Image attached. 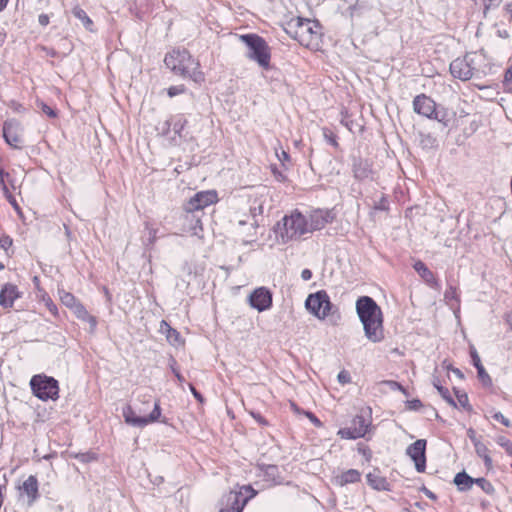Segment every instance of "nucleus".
I'll list each match as a JSON object with an SVG mask.
<instances>
[{
  "mask_svg": "<svg viewBox=\"0 0 512 512\" xmlns=\"http://www.w3.org/2000/svg\"><path fill=\"white\" fill-rule=\"evenodd\" d=\"M356 312L363 325L366 338L378 343L384 339L383 313L369 296H361L356 301Z\"/></svg>",
  "mask_w": 512,
  "mask_h": 512,
  "instance_id": "nucleus-1",
  "label": "nucleus"
},
{
  "mask_svg": "<svg viewBox=\"0 0 512 512\" xmlns=\"http://www.w3.org/2000/svg\"><path fill=\"white\" fill-rule=\"evenodd\" d=\"M164 63L175 75L190 78L194 82L204 80V75L199 70V62L185 49H173L165 56Z\"/></svg>",
  "mask_w": 512,
  "mask_h": 512,
  "instance_id": "nucleus-2",
  "label": "nucleus"
},
{
  "mask_svg": "<svg viewBox=\"0 0 512 512\" xmlns=\"http://www.w3.org/2000/svg\"><path fill=\"white\" fill-rule=\"evenodd\" d=\"M240 40L247 46V58L255 61L264 70L270 69L271 49L264 38L257 34H244Z\"/></svg>",
  "mask_w": 512,
  "mask_h": 512,
  "instance_id": "nucleus-3",
  "label": "nucleus"
},
{
  "mask_svg": "<svg viewBox=\"0 0 512 512\" xmlns=\"http://www.w3.org/2000/svg\"><path fill=\"white\" fill-rule=\"evenodd\" d=\"M319 23L310 19L297 17L288 23L287 33L301 45L309 46L319 36Z\"/></svg>",
  "mask_w": 512,
  "mask_h": 512,
  "instance_id": "nucleus-4",
  "label": "nucleus"
},
{
  "mask_svg": "<svg viewBox=\"0 0 512 512\" xmlns=\"http://www.w3.org/2000/svg\"><path fill=\"white\" fill-rule=\"evenodd\" d=\"M277 227L282 242L286 243L308 233V220L300 212L295 211L291 215L285 216L282 222L277 224Z\"/></svg>",
  "mask_w": 512,
  "mask_h": 512,
  "instance_id": "nucleus-5",
  "label": "nucleus"
},
{
  "mask_svg": "<svg viewBox=\"0 0 512 512\" xmlns=\"http://www.w3.org/2000/svg\"><path fill=\"white\" fill-rule=\"evenodd\" d=\"M30 387L35 397L42 401H56L59 398L58 381L45 374H36L30 379Z\"/></svg>",
  "mask_w": 512,
  "mask_h": 512,
  "instance_id": "nucleus-6",
  "label": "nucleus"
},
{
  "mask_svg": "<svg viewBox=\"0 0 512 512\" xmlns=\"http://www.w3.org/2000/svg\"><path fill=\"white\" fill-rule=\"evenodd\" d=\"M255 491L251 486H242L239 491H230L219 501V512H242Z\"/></svg>",
  "mask_w": 512,
  "mask_h": 512,
  "instance_id": "nucleus-7",
  "label": "nucleus"
},
{
  "mask_svg": "<svg viewBox=\"0 0 512 512\" xmlns=\"http://www.w3.org/2000/svg\"><path fill=\"white\" fill-rule=\"evenodd\" d=\"M413 110L415 113L436 120L447 126V112L444 108L438 107L434 100L425 94L417 95L413 100Z\"/></svg>",
  "mask_w": 512,
  "mask_h": 512,
  "instance_id": "nucleus-8",
  "label": "nucleus"
},
{
  "mask_svg": "<svg viewBox=\"0 0 512 512\" xmlns=\"http://www.w3.org/2000/svg\"><path fill=\"white\" fill-rule=\"evenodd\" d=\"M305 306L310 313L319 319H324L331 315L332 318H336L333 321L334 324H336V321L340 319L339 315L335 316L332 312L334 305L331 303L328 294L324 290L310 294L305 301Z\"/></svg>",
  "mask_w": 512,
  "mask_h": 512,
  "instance_id": "nucleus-9",
  "label": "nucleus"
},
{
  "mask_svg": "<svg viewBox=\"0 0 512 512\" xmlns=\"http://www.w3.org/2000/svg\"><path fill=\"white\" fill-rule=\"evenodd\" d=\"M161 416V408L159 402L156 401L154 403V409L147 416H139L136 414V411L131 406H126L123 409V417L125 422L135 426V427H144L149 423L156 422Z\"/></svg>",
  "mask_w": 512,
  "mask_h": 512,
  "instance_id": "nucleus-10",
  "label": "nucleus"
},
{
  "mask_svg": "<svg viewBox=\"0 0 512 512\" xmlns=\"http://www.w3.org/2000/svg\"><path fill=\"white\" fill-rule=\"evenodd\" d=\"M450 73L454 78L467 81L472 78L475 67L473 66V58L470 54L464 57H458L450 63Z\"/></svg>",
  "mask_w": 512,
  "mask_h": 512,
  "instance_id": "nucleus-11",
  "label": "nucleus"
},
{
  "mask_svg": "<svg viewBox=\"0 0 512 512\" xmlns=\"http://www.w3.org/2000/svg\"><path fill=\"white\" fill-rule=\"evenodd\" d=\"M216 201L217 194L215 191L198 192L184 205V210L189 216L190 213L199 212Z\"/></svg>",
  "mask_w": 512,
  "mask_h": 512,
  "instance_id": "nucleus-12",
  "label": "nucleus"
},
{
  "mask_svg": "<svg viewBox=\"0 0 512 512\" xmlns=\"http://www.w3.org/2000/svg\"><path fill=\"white\" fill-rule=\"evenodd\" d=\"M426 444L425 439H418L406 449L407 455L413 460L419 473H423L426 468Z\"/></svg>",
  "mask_w": 512,
  "mask_h": 512,
  "instance_id": "nucleus-13",
  "label": "nucleus"
},
{
  "mask_svg": "<svg viewBox=\"0 0 512 512\" xmlns=\"http://www.w3.org/2000/svg\"><path fill=\"white\" fill-rule=\"evenodd\" d=\"M369 423L362 415H356L351 425L347 428L340 429L338 434L345 439H357L364 437L367 433Z\"/></svg>",
  "mask_w": 512,
  "mask_h": 512,
  "instance_id": "nucleus-14",
  "label": "nucleus"
},
{
  "mask_svg": "<svg viewBox=\"0 0 512 512\" xmlns=\"http://www.w3.org/2000/svg\"><path fill=\"white\" fill-rule=\"evenodd\" d=\"M249 304L259 312H263L272 306V294L265 287L255 289L249 296Z\"/></svg>",
  "mask_w": 512,
  "mask_h": 512,
  "instance_id": "nucleus-15",
  "label": "nucleus"
},
{
  "mask_svg": "<svg viewBox=\"0 0 512 512\" xmlns=\"http://www.w3.org/2000/svg\"><path fill=\"white\" fill-rule=\"evenodd\" d=\"M20 495L26 496L27 505L32 506L39 498V484L36 476L30 475L19 487Z\"/></svg>",
  "mask_w": 512,
  "mask_h": 512,
  "instance_id": "nucleus-16",
  "label": "nucleus"
},
{
  "mask_svg": "<svg viewBox=\"0 0 512 512\" xmlns=\"http://www.w3.org/2000/svg\"><path fill=\"white\" fill-rule=\"evenodd\" d=\"M19 129L20 124L15 120L6 121L3 124V137L7 144L14 148L20 147L21 137Z\"/></svg>",
  "mask_w": 512,
  "mask_h": 512,
  "instance_id": "nucleus-17",
  "label": "nucleus"
},
{
  "mask_svg": "<svg viewBox=\"0 0 512 512\" xmlns=\"http://www.w3.org/2000/svg\"><path fill=\"white\" fill-rule=\"evenodd\" d=\"M21 296L16 285L6 283L0 290V306L4 309L13 307L14 301Z\"/></svg>",
  "mask_w": 512,
  "mask_h": 512,
  "instance_id": "nucleus-18",
  "label": "nucleus"
},
{
  "mask_svg": "<svg viewBox=\"0 0 512 512\" xmlns=\"http://www.w3.org/2000/svg\"><path fill=\"white\" fill-rule=\"evenodd\" d=\"M354 177L358 180H364L369 177L371 173V166L367 160L361 158H354L352 165Z\"/></svg>",
  "mask_w": 512,
  "mask_h": 512,
  "instance_id": "nucleus-19",
  "label": "nucleus"
},
{
  "mask_svg": "<svg viewBox=\"0 0 512 512\" xmlns=\"http://www.w3.org/2000/svg\"><path fill=\"white\" fill-rule=\"evenodd\" d=\"M368 484L375 490L384 491L389 490V483L386 478L380 475L378 470H374L367 474Z\"/></svg>",
  "mask_w": 512,
  "mask_h": 512,
  "instance_id": "nucleus-20",
  "label": "nucleus"
},
{
  "mask_svg": "<svg viewBox=\"0 0 512 512\" xmlns=\"http://www.w3.org/2000/svg\"><path fill=\"white\" fill-rule=\"evenodd\" d=\"M361 474L356 469H349L342 472L340 475L335 477V483L340 486H344L351 483L359 482Z\"/></svg>",
  "mask_w": 512,
  "mask_h": 512,
  "instance_id": "nucleus-21",
  "label": "nucleus"
},
{
  "mask_svg": "<svg viewBox=\"0 0 512 512\" xmlns=\"http://www.w3.org/2000/svg\"><path fill=\"white\" fill-rule=\"evenodd\" d=\"M414 269L421 276V278L430 286L436 287L438 286V282L432 271L426 266L422 261H417L414 264Z\"/></svg>",
  "mask_w": 512,
  "mask_h": 512,
  "instance_id": "nucleus-22",
  "label": "nucleus"
},
{
  "mask_svg": "<svg viewBox=\"0 0 512 512\" xmlns=\"http://www.w3.org/2000/svg\"><path fill=\"white\" fill-rule=\"evenodd\" d=\"M328 222V214L323 215L321 212L314 213L308 220V233L324 228Z\"/></svg>",
  "mask_w": 512,
  "mask_h": 512,
  "instance_id": "nucleus-23",
  "label": "nucleus"
},
{
  "mask_svg": "<svg viewBox=\"0 0 512 512\" xmlns=\"http://www.w3.org/2000/svg\"><path fill=\"white\" fill-rule=\"evenodd\" d=\"M173 122L170 120L165 121L163 132L167 133L170 129V126L173 125V131L175 134H177L180 138L183 137V130L185 125L187 124V120L182 116L178 115L175 118L172 119Z\"/></svg>",
  "mask_w": 512,
  "mask_h": 512,
  "instance_id": "nucleus-24",
  "label": "nucleus"
},
{
  "mask_svg": "<svg viewBox=\"0 0 512 512\" xmlns=\"http://www.w3.org/2000/svg\"><path fill=\"white\" fill-rule=\"evenodd\" d=\"M73 312L76 315V317L80 320L87 321L90 324L91 330H94L97 325V320L94 316L90 315L86 308L81 304L77 303L73 307Z\"/></svg>",
  "mask_w": 512,
  "mask_h": 512,
  "instance_id": "nucleus-25",
  "label": "nucleus"
},
{
  "mask_svg": "<svg viewBox=\"0 0 512 512\" xmlns=\"http://www.w3.org/2000/svg\"><path fill=\"white\" fill-rule=\"evenodd\" d=\"M453 482L460 491H468L474 484V478L469 476L465 471H462L455 475Z\"/></svg>",
  "mask_w": 512,
  "mask_h": 512,
  "instance_id": "nucleus-26",
  "label": "nucleus"
},
{
  "mask_svg": "<svg viewBox=\"0 0 512 512\" xmlns=\"http://www.w3.org/2000/svg\"><path fill=\"white\" fill-rule=\"evenodd\" d=\"M71 12L73 16L82 23L86 30L90 32L94 31V23L84 9L80 6H75Z\"/></svg>",
  "mask_w": 512,
  "mask_h": 512,
  "instance_id": "nucleus-27",
  "label": "nucleus"
},
{
  "mask_svg": "<svg viewBox=\"0 0 512 512\" xmlns=\"http://www.w3.org/2000/svg\"><path fill=\"white\" fill-rule=\"evenodd\" d=\"M186 221H189L191 226L189 228V231L192 235L197 237H202L201 232L203 231L202 223L200 220V217L195 213H190L189 216H187V213L185 214Z\"/></svg>",
  "mask_w": 512,
  "mask_h": 512,
  "instance_id": "nucleus-28",
  "label": "nucleus"
},
{
  "mask_svg": "<svg viewBox=\"0 0 512 512\" xmlns=\"http://www.w3.org/2000/svg\"><path fill=\"white\" fill-rule=\"evenodd\" d=\"M161 330L162 331L166 330V332H167V335H166L167 340L171 344L176 345V344L180 343V334H179V332L177 330L171 328L169 326V324L166 321H164V320L161 322Z\"/></svg>",
  "mask_w": 512,
  "mask_h": 512,
  "instance_id": "nucleus-29",
  "label": "nucleus"
},
{
  "mask_svg": "<svg viewBox=\"0 0 512 512\" xmlns=\"http://www.w3.org/2000/svg\"><path fill=\"white\" fill-rule=\"evenodd\" d=\"M475 451L477 455L481 458H483L484 463L487 467H490L492 465V459L488 455V448L481 442L475 441Z\"/></svg>",
  "mask_w": 512,
  "mask_h": 512,
  "instance_id": "nucleus-30",
  "label": "nucleus"
},
{
  "mask_svg": "<svg viewBox=\"0 0 512 512\" xmlns=\"http://www.w3.org/2000/svg\"><path fill=\"white\" fill-rule=\"evenodd\" d=\"M434 387L438 390L439 394L442 396L443 399H445L450 405L456 407V402L450 395V392L447 388L441 386L438 382H433Z\"/></svg>",
  "mask_w": 512,
  "mask_h": 512,
  "instance_id": "nucleus-31",
  "label": "nucleus"
},
{
  "mask_svg": "<svg viewBox=\"0 0 512 512\" xmlns=\"http://www.w3.org/2000/svg\"><path fill=\"white\" fill-rule=\"evenodd\" d=\"M444 299L445 301L451 305L452 307L454 306V303H452L453 301L458 304L459 303V295L457 293V290L456 288L450 286L444 293Z\"/></svg>",
  "mask_w": 512,
  "mask_h": 512,
  "instance_id": "nucleus-32",
  "label": "nucleus"
},
{
  "mask_svg": "<svg viewBox=\"0 0 512 512\" xmlns=\"http://www.w3.org/2000/svg\"><path fill=\"white\" fill-rule=\"evenodd\" d=\"M474 484H476L486 494H493L494 492L493 485L485 478L474 479Z\"/></svg>",
  "mask_w": 512,
  "mask_h": 512,
  "instance_id": "nucleus-33",
  "label": "nucleus"
},
{
  "mask_svg": "<svg viewBox=\"0 0 512 512\" xmlns=\"http://www.w3.org/2000/svg\"><path fill=\"white\" fill-rule=\"evenodd\" d=\"M477 374H478L479 380L482 382V384L484 386L488 387V386L492 385L491 377L488 375V373L486 372V370L484 369L483 366L478 367Z\"/></svg>",
  "mask_w": 512,
  "mask_h": 512,
  "instance_id": "nucleus-34",
  "label": "nucleus"
},
{
  "mask_svg": "<svg viewBox=\"0 0 512 512\" xmlns=\"http://www.w3.org/2000/svg\"><path fill=\"white\" fill-rule=\"evenodd\" d=\"M454 392H455L457 401L460 404V406L463 407L464 409H470L467 394L465 392L457 390V389H454Z\"/></svg>",
  "mask_w": 512,
  "mask_h": 512,
  "instance_id": "nucleus-35",
  "label": "nucleus"
},
{
  "mask_svg": "<svg viewBox=\"0 0 512 512\" xmlns=\"http://www.w3.org/2000/svg\"><path fill=\"white\" fill-rule=\"evenodd\" d=\"M37 106L42 110L43 113H45L50 118H56L57 112L52 107L48 106L46 103L42 101L37 102Z\"/></svg>",
  "mask_w": 512,
  "mask_h": 512,
  "instance_id": "nucleus-36",
  "label": "nucleus"
},
{
  "mask_svg": "<svg viewBox=\"0 0 512 512\" xmlns=\"http://www.w3.org/2000/svg\"><path fill=\"white\" fill-rule=\"evenodd\" d=\"M421 144L423 147H434L436 145V139L430 134H420Z\"/></svg>",
  "mask_w": 512,
  "mask_h": 512,
  "instance_id": "nucleus-37",
  "label": "nucleus"
},
{
  "mask_svg": "<svg viewBox=\"0 0 512 512\" xmlns=\"http://www.w3.org/2000/svg\"><path fill=\"white\" fill-rule=\"evenodd\" d=\"M61 300L63 304H65L67 307H70L71 309H73V307L78 303L74 295L71 293H65L61 297Z\"/></svg>",
  "mask_w": 512,
  "mask_h": 512,
  "instance_id": "nucleus-38",
  "label": "nucleus"
},
{
  "mask_svg": "<svg viewBox=\"0 0 512 512\" xmlns=\"http://www.w3.org/2000/svg\"><path fill=\"white\" fill-rule=\"evenodd\" d=\"M484 5V15L486 16L490 9L498 7L503 0H482Z\"/></svg>",
  "mask_w": 512,
  "mask_h": 512,
  "instance_id": "nucleus-39",
  "label": "nucleus"
},
{
  "mask_svg": "<svg viewBox=\"0 0 512 512\" xmlns=\"http://www.w3.org/2000/svg\"><path fill=\"white\" fill-rule=\"evenodd\" d=\"M13 244V240L8 235H2L0 236V248L7 251Z\"/></svg>",
  "mask_w": 512,
  "mask_h": 512,
  "instance_id": "nucleus-40",
  "label": "nucleus"
},
{
  "mask_svg": "<svg viewBox=\"0 0 512 512\" xmlns=\"http://www.w3.org/2000/svg\"><path fill=\"white\" fill-rule=\"evenodd\" d=\"M250 212L253 217H255L257 215H262L263 214L262 203H260V202L258 203L257 200H255L253 202V204L250 206Z\"/></svg>",
  "mask_w": 512,
  "mask_h": 512,
  "instance_id": "nucleus-41",
  "label": "nucleus"
},
{
  "mask_svg": "<svg viewBox=\"0 0 512 512\" xmlns=\"http://www.w3.org/2000/svg\"><path fill=\"white\" fill-rule=\"evenodd\" d=\"M146 229L148 231V234H149V237H148V241L146 243V245H153L156 241V234H157V229L149 226V224L147 223L146 224Z\"/></svg>",
  "mask_w": 512,
  "mask_h": 512,
  "instance_id": "nucleus-42",
  "label": "nucleus"
},
{
  "mask_svg": "<svg viewBox=\"0 0 512 512\" xmlns=\"http://www.w3.org/2000/svg\"><path fill=\"white\" fill-rule=\"evenodd\" d=\"M185 91L184 85L171 86L168 88L167 93L169 97H174L176 95L182 94Z\"/></svg>",
  "mask_w": 512,
  "mask_h": 512,
  "instance_id": "nucleus-43",
  "label": "nucleus"
},
{
  "mask_svg": "<svg viewBox=\"0 0 512 512\" xmlns=\"http://www.w3.org/2000/svg\"><path fill=\"white\" fill-rule=\"evenodd\" d=\"M498 444L505 448L506 452L512 456V443L505 437H501L498 440Z\"/></svg>",
  "mask_w": 512,
  "mask_h": 512,
  "instance_id": "nucleus-44",
  "label": "nucleus"
},
{
  "mask_svg": "<svg viewBox=\"0 0 512 512\" xmlns=\"http://www.w3.org/2000/svg\"><path fill=\"white\" fill-rule=\"evenodd\" d=\"M323 134H324L325 139H326L330 144H332V145H333V146H335V147L338 145L337 140H336V135H335L333 132H331V131H330V130H328V129H324V130H323Z\"/></svg>",
  "mask_w": 512,
  "mask_h": 512,
  "instance_id": "nucleus-45",
  "label": "nucleus"
},
{
  "mask_svg": "<svg viewBox=\"0 0 512 512\" xmlns=\"http://www.w3.org/2000/svg\"><path fill=\"white\" fill-rule=\"evenodd\" d=\"M388 208H389L388 207V201H387V199L384 196H382L380 198V200L375 202V204H374V209L375 210L386 211V210H388Z\"/></svg>",
  "mask_w": 512,
  "mask_h": 512,
  "instance_id": "nucleus-46",
  "label": "nucleus"
},
{
  "mask_svg": "<svg viewBox=\"0 0 512 512\" xmlns=\"http://www.w3.org/2000/svg\"><path fill=\"white\" fill-rule=\"evenodd\" d=\"M470 355H471V358H472V363H473V365L475 366L476 369H478V367H480V366H483L482 363H481L480 357H479V355H478V353H477L475 348H471Z\"/></svg>",
  "mask_w": 512,
  "mask_h": 512,
  "instance_id": "nucleus-47",
  "label": "nucleus"
},
{
  "mask_svg": "<svg viewBox=\"0 0 512 512\" xmlns=\"http://www.w3.org/2000/svg\"><path fill=\"white\" fill-rule=\"evenodd\" d=\"M385 384L388 385L391 390H399V391L403 392L404 394L407 393L406 389L400 383H398L396 381L389 380V381H386Z\"/></svg>",
  "mask_w": 512,
  "mask_h": 512,
  "instance_id": "nucleus-48",
  "label": "nucleus"
},
{
  "mask_svg": "<svg viewBox=\"0 0 512 512\" xmlns=\"http://www.w3.org/2000/svg\"><path fill=\"white\" fill-rule=\"evenodd\" d=\"M492 417L494 420L501 422L506 427L510 426V421L501 412L494 413Z\"/></svg>",
  "mask_w": 512,
  "mask_h": 512,
  "instance_id": "nucleus-49",
  "label": "nucleus"
},
{
  "mask_svg": "<svg viewBox=\"0 0 512 512\" xmlns=\"http://www.w3.org/2000/svg\"><path fill=\"white\" fill-rule=\"evenodd\" d=\"M81 462H90L95 459L93 453H80L75 456Z\"/></svg>",
  "mask_w": 512,
  "mask_h": 512,
  "instance_id": "nucleus-50",
  "label": "nucleus"
},
{
  "mask_svg": "<svg viewBox=\"0 0 512 512\" xmlns=\"http://www.w3.org/2000/svg\"><path fill=\"white\" fill-rule=\"evenodd\" d=\"M406 406L409 410H418L422 406V403L420 400L414 399L407 401Z\"/></svg>",
  "mask_w": 512,
  "mask_h": 512,
  "instance_id": "nucleus-51",
  "label": "nucleus"
},
{
  "mask_svg": "<svg viewBox=\"0 0 512 512\" xmlns=\"http://www.w3.org/2000/svg\"><path fill=\"white\" fill-rule=\"evenodd\" d=\"M338 381L342 384L349 383L351 381L350 374L347 371H341L338 374Z\"/></svg>",
  "mask_w": 512,
  "mask_h": 512,
  "instance_id": "nucleus-52",
  "label": "nucleus"
},
{
  "mask_svg": "<svg viewBox=\"0 0 512 512\" xmlns=\"http://www.w3.org/2000/svg\"><path fill=\"white\" fill-rule=\"evenodd\" d=\"M9 174L4 171L3 168L0 167V187L4 191V193H8V188L5 184L4 177L8 176Z\"/></svg>",
  "mask_w": 512,
  "mask_h": 512,
  "instance_id": "nucleus-53",
  "label": "nucleus"
},
{
  "mask_svg": "<svg viewBox=\"0 0 512 512\" xmlns=\"http://www.w3.org/2000/svg\"><path fill=\"white\" fill-rule=\"evenodd\" d=\"M306 416L315 426L320 427L322 425L321 421L312 412H306Z\"/></svg>",
  "mask_w": 512,
  "mask_h": 512,
  "instance_id": "nucleus-54",
  "label": "nucleus"
},
{
  "mask_svg": "<svg viewBox=\"0 0 512 512\" xmlns=\"http://www.w3.org/2000/svg\"><path fill=\"white\" fill-rule=\"evenodd\" d=\"M38 22L42 26H47L49 24V16L47 14H40L38 17Z\"/></svg>",
  "mask_w": 512,
  "mask_h": 512,
  "instance_id": "nucleus-55",
  "label": "nucleus"
},
{
  "mask_svg": "<svg viewBox=\"0 0 512 512\" xmlns=\"http://www.w3.org/2000/svg\"><path fill=\"white\" fill-rule=\"evenodd\" d=\"M301 278L304 281H308L312 278V271L310 269H303L301 272Z\"/></svg>",
  "mask_w": 512,
  "mask_h": 512,
  "instance_id": "nucleus-56",
  "label": "nucleus"
},
{
  "mask_svg": "<svg viewBox=\"0 0 512 512\" xmlns=\"http://www.w3.org/2000/svg\"><path fill=\"white\" fill-rule=\"evenodd\" d=\"M251 415L253 416V418L261 425H267V421L259 414V413H254L252 412Z\"/></svg>",
  "mask_w": 512,
  "mask_h": 512,
  "instance_id": "nucleus-57",
  "label": "nucleus"
},
{
  "mask_svg": "<svg viewBox=\"0 0 512 512\" xmlns=\"http://www.w3.org/2000/svg\"><path fill=\"white\" fill-rule=\"evenodd\" d=\"M190 389H191V392H192V394L194 395V397H195L198 401L202 402V401H203V397H202L201 393H200V392H198V391L195 389V387H194V386H192V385H190Z\"/></svg>",
  "mask_w": 512,
  "mask_h": 512,
  "instance_id": "nucleus-58",
  "label": "nucleus"
},
{
  "mask_svg": "<svg viewBox=\"0 0 512 512\" xmlns=\"http://www.w3.org/2000/svg\"><path fill=\"white\" fill-rule=\"evenodd\" d=\"M421 490L424 492V494H425L428 498H430V499H432V500H435V499H436V495H435L432 491H430L429 489H427L425 486H424Z\"/></svg>",
  "mask_w": 512,
  "mask_h": 512,
  "instance_id": "nucleus-59",
  "label": "nucleus"
},
{
  "mask_svg": "<svg viewBox=\"0 0 512 512\" xmlns=\"http://www.w3.org/2000/svg\"><path fill=\"white\" fill-rule=\"evenodd\" d=\"M171 369H172L174 375L176 376V378L178 379V381L183 382L184 377L180 374V372L173 365H171Z\"/></svg>",
  "mask_w": 512,
  "mask_h": 512,
  "instance_id": "nucleus-60",
  "label": "nucleus"
},
{
  "mask_svg": "<svg viewBox=\"0 0 512 512\" xmlns=\"http://www.w3.org/2000/svg\"><path fill=\"white\" fill-rule=\"evenodd\" d=\"M280 161H288L290 159L289 154L286 151H282L281 155L278 156Z\"/></svg>",
  "mask_w": 512,
  "mask_h": 512,
  "instance_id": "nucleus-61",
  "label": "nucleus"
},
{
  "mask_svg": "<svg viewBox=\"0 0 512 512\" xmlns=\"http://www.w3.org/2000/svg\"><path fill=\"white\" fill-rule=\"evenodd\" d=\"M512 80V70L511 69H508L506 70L505 72V75H504V81L505 82H508V81H511Z\"/></svg>",
  "mask_w": 512,
  "mask_h": 512,
  "instance_id": "nucleus-62",
  "label": "nucleus"
},
{
  "mask_svg": "<svg viewBox=\"0 0 512 512\" xmlns=\"http://www.w3.org/2000/svg\"><path fill=\"white\" fill-rule=\"evenodd\" d=\"M467 433H468L469 438H470V439L473 441V443L475 444V441H478V440L476 439V437H475V431H474L472 428H470V429L467 431Z\"/></svg>",
  "mask_w": 512,
  "mask_h": 512,
  "instance_id": "nucleus-63",
  "label": "nucleus"
},
{
  "mask_svg": "<svg viewBox=\"0 0 512 512\" xmlns=\"http://www.w3.org/2000/svg\"><path fill=\"white\" fill-rule=\"evenodd\" d=\"M451 371L459 378H464L462 371L458 368H452Z\"/></svg>",
  "mask_w": 512,
  "mask_h": 512,
  "instance_id": "nucleus-64",
  "label": "nucleus"
}]
</instances>
